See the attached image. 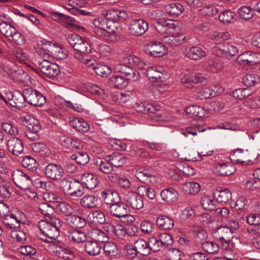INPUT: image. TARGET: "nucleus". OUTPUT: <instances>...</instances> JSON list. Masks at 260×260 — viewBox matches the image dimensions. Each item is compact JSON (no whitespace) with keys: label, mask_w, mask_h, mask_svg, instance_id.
<instances>
[{"label":"nucleus","mask_w":260,"mask_h":260,"mask_svg":"<svg viewBox=\"0 0 260 260\" xmlns=\"http://www.w3.org/2000/svg\"><path fill=\"white\" fill-rule=\"evenodd\" d=\"M62 224L63 221L56 217L40 221L38 226L42 236L40 237V239L46 242H53L59 237Z\"/></svg>","instance_id":"nucleus-1"},{"label":"nucleus","mask_w":260,"mask_h":260,"mask_svg":"<svg viewBox=\"0 0 260 260\" xmlns=\"http://www.w3.org/2000/svg\"><path fill=\"white\" fill-rule=\"evenodd\" d=\"M60 50L61 49L59 48V54H60ZM37 52L44 58V60L39 63V68L41 72L49 78L57 76L60 72L58 65L56 63H51L48 60L47 58L51 57L61 59L64 57L66 55L62 53L61 54H56V53L53 51L47 50L42 48L38 49Z\"/></svg>","instance_id":"nucleus-2"},{"label":"nucleus","mask_w":260,"mask_h":260,"mask_svg":"<svg viewBox=\"0 0 260 260\" xmlns=\"http://www.w3.org/2000/svg\"><path fill=\"white\" fill-rule=\"evenodd\" d=\"M0 32L9 41L17 45H23L26 42L25 37L14 26L6 21L0 23Z\"/></svg>","instance_id":"nucleus-3"},{"label":"nucleus","mask_w":260,"mask_h":260,"mask_svg":"<svg viewBox=\"0 0 260 260\" xmlns=\"http://www.w3.org/2000/svg\"><path fill=\"white\" fill-rule=\"evenodd\" d=\"M59 186L64 193L70 197H81L84 193L83 185L76 180H70L63 178L60 180Z\"/></svg>","instance_id":"nucleus-4"},{"label":"nucleus","mask_w":260,"mask_h":260,"mask_svg":"<svg viewBox=\"0 0 260 260\" xmlns=\"http://www.w3.org/2000/svg\"><path fill=\"white\" fill-rule=\"evenodd\" d=\"M8 207L0 203V215L3 216L2 222L5 228L9 230L19 229L21 222L20 217L13 213H8Z\"/></svg>","instance_id":"nucleus-5"},{"label":"nucleus","mask_w":260,"mask_h":260,"mask_svg":"<svg viewBox=\"0 0 260 260\" xmlns=\"http://www.w3.org/2000/svg\"><path fill=\"white\" fill-rule=\"evenodd\" d=\"M92 23L97 28L95 30L98 35L103 37H109L112 33L115 31L117 26L109 22L107 17L97 18L93 19Z\"/></svg>","instance_id":"nucleus-6"},{"label":"nucleus","mask_w":260,"mask_h":260,"mask_svg":"<svg viewBox=\"0 0 260 260\" xmlns=\"http://www.w3.org/2000/svg\"><path fill=\"white\" fill-rule=\"evenodd\" d=\"M68 42L76 51L82 54H88L91 51V47L88 42L77 35L69 36Z\"/></svg>","instance_id":"nucleus-7"},{"label":"nucleus","mask_w":260,"mask_h":260,"mask_svg":"<svg viewBox=\"0 0 260 260\" xmlns=\"http://www.w3.org/2000/svg\"><path fill=\"white\" fill-rule=\"evenodd\" d=\"M24 94L26 102L30 105L36 107H41L46 103V99L42 94L32 88L24 89Z\"/></svg>","instance_id":"nucleus-8"},{"label":"nucleus","mask_w":260,"mask_h":260,"mask_svg":"<svg viewBox=\"0 0 260 260\" xmlns=\"http://www.w3.org/2000/svg\"><path fill=\"white\" fill-rule=\"evenodd\" d=\"M146 53L150 56L160 57L165 55L167 52V48L159 42H149L145 46Z\"/></svg>","instance_id":"nucleus-9"},{"label":"nucleus","mask_w":260,"mask_h":260,"mask_svg":"<svg viewBox=\"0 0 260 260\" xmlns=\"http://www.w3.org/2000/svg\"><path fill=\"white\" fill-rule=\"evenodd\" d=\"M12 179L15 184L19 188L26 189L31 183L30 177L24 172L16 170L12 174Z\"/></svg>","instance_id":"nucleus-10"},{"label":"nucleus","mask_w":260,"mask_h":260,"mask_svg":"<svg viewBox=\"0 0 260 260\" xmlns=\"http://www.w3.org/2000/svg\"><path fill=\"white\" fill-rule=\"evenodd\" d=\"M148 23L142 19H135L131 21L128 27L131 34L134 36H140L148 29Z\"/></svg>","instance_id":"nucleus-11"},{"label":"nucleus","mask_w":260,"mask_h":260,"mask_svg":"<svg viewBox=\"0 0 260 260\" xmlns=\"http://www.w3.org/2000/svg\"><path fill=\"white\" fill-rule=\"evenodd\" d=\"M9 104L11 106L17 109H21L25 107L26 102L24 90L21 93L18 90L10 92L7 94Z\"/></svg>","instance_id":"nucleus-12"},{"label":"nucleus","mask_w":260,"mask_h":260,"mask_svg":"<svg viewBox=\"0 0 260 260\" xmlns=\"http://www.w3.org/2000/svg\"><path fill=\"white\" fill-rule=\"evenodd\" d=\"M233 234L230 229L225 226L218 228L213 233L214 237L222 242L223 246L225 248L229 247L230 241L234 237Z\"/></svg>","instance_id":"nucleus-13"},{"label":"nucleus","mask_w":260,"mask_h":260,"mask_svg":"<svg viewBox=\"0 0 260 260\" xmlns=\"http://www.w3.org/2000/svg\"><path fill=\"white\" fill-rule=\"evenodd\" d=\"M44 173L47 178L53 180H57L63 176L64 170L61 166L51 163L45 167Z\"/></svg>","instance_id":"nucleus-14"},{"label":"nucleus","mask_w":260,"mask_h":260,"mask_svg":"<svg viewBox=\"0 0 260 260\" xmlns=\"http://www.w3.org/2000/svg\"><path fill=\"white\" fill-rule=\"evenodd\" d=\"M186 40V36L180 32H175L164 36L162 41L170 46H177L182 44Z\"/></svg>","instance_id":"nucleus-15"},{"label":"nucleus","mask_w":260,"mask_h":260,"mask_svg":"<svg viewBox=\"0 0 260 260\" xmlns=\"http://www.w3.org/2000/svg\"><path fill=\"white\" fill-rule=\"evenodd\" d=\"M177 27V22L171 20H161L154 24L155 29L158 33L161 35H168L171 33L170 30H174Z\"/></svg>","instance_id":"nucleus-16"},{"label":"nucleus","mask_w":260,"mask_h":260,"mask_svg":"<svg viewBox=\"0 0 260 260\" xmlns=\"http://www.w3.org/2000/svg\"><path fill=\"white\" fill-rule=\"evenodd\" d=\"M183 54L186 57L194 60H200L206 56L205 51L198 46H187L182 51Z\"/></svg>","instance_id":"nucleus-17"},{"label":"nucleus","mask_w":260,"mask_h":260,"mask_svg":"<svg viewBox=\"0 0 260 260\" xmlns=\"http://www.w3.org/2000/svg\"><path fill=\"white\" fill-rule=\"evenodd\" d=\"M7 147L9 152L15 156L21 154L24 149L22 141L17 137H12L8 140Z\"/></svg>","instance_id":"nucleus-18"},{"label":"nucleus","mask_w":260,"mask_h":260,"mask_svg":"<svg viewBox=\"0 0 260 260\" xmlns=\"http://www.w3.org/2000/svg\"><path fill=\"white\" fill-rule=\"evenodd\" d=\"M125 200L133 208L135 209H140L144 206L142 196L133 191L127 192L125 196Z\"/></svg>","instance_id":"nucleus-19"},{"label":"nucleus","mask_w":260,"mask_h":260,"mask_svg":"<svg viewBox=\"0 0 260 260\" xmlns=\"http://www.w3.org/2000/svg\"><path fill=\"white\" fill-rule=\"evenodd\" d=\"M128 208L127 205L121 201L117 202V203L113 204L111 206L108 207L109 212L111 215L119 218L126 214Z\"/></svg>","instance_id":"nucleus-20"},{"label":"nucleus","mask_w":260,"mask_h":260,"mask_svg":"<svg viewBox=\"0 0 260 260\" xmlns=\"http://www.w3.org/2000/svg\"><path fill=\"white\" fill-rule=\"evenodd\" d=\"M94 164L96 169L105 174H109L113 171V167L109 158L102 159L98 157L94 159Z\"/></svg>","instance_id":"nucleus-21"},{"label":"nucleus","mask_w":260,"mask_h":260,"mask_svg":"<svg viewBox=\"0 0 260 260\" xmlns=\"http://www.w3.org/2000/svg\"><path fill=\"white\" fill-rule=\"evenodd\" d=\"M213 171L217 175L229 176L235 172V169L230 164L221 163L214 166Z\"/></svg>","instance_id":"nucleus-22"},{"label":"nucleus","mask_w":260,"mask_h":260,"mask_svg":"<svg viewBox=\"0 0 260 260\" xmlns=\"http://www.w3.org/2000/svg\"><path fill=\"white\" fill-rule=\"evenodd\" d=\"M70 125L76 131L85 133L90 129L89 124L81 118H75L70 121Z\"/></svg>","instance_id":"nucleus-23"},{"label":"nucleus","mask_w":260,"mask_h":260,"mask_svg":"<svg viewBox=\"0 0 260 260\" xmlns=\"http://www.w3.org/2000/svg\"><path fill=\"white\" fill-rule=\"evenodd\" d=\"M237 60L239 63L243 64H254L258 62L256 54L252 51H246L241 54Z\"/></svg>","instance_id":"nucleus-24"},{"label":"nucleus","mask_w":260,"mask_h":260,"mask_svg":"<svg viewBox=\"0 0 260 260\" xmlns=\"http://www.w3.org/2000/svg\"><path fill=\"white\" fill-rule=\"evenodd\" d=\"M164 10L169 16H178L182 13L184 8L181 4L174 3L165 5Z\"/></svg>","instance_id":"nucleus-25"},{"label":"nucleus","mask_w":260,"mask_h":260,"mask_svg":"<svg viewBox=\"0 0 260 260\" xmlns=\"http://www.w3.org/2000/svg\"><path fill=\"white\" fill-rule=\"evenodd\" d=\"M65 220L68 225L73 228H82L86 224V222L84 218L74 214L66 217Z\"/></svg>","instance_id":"nucleus-26"},{"label":"nucleus","mask_w":260,"mask_h":260,"mask_svg":"<svg viewBox=\"0 0 260 260\" xmlns=\"http://www.w3.org/2000/svg\"><path fill=\"white\" fill-rule=\"evenodd\" d=\"M207 79L202 74L199 73L192 76L185 75L181 78V82L184 84L191 83L206 84Z\"/></svg>","instance_id":"nucleus-27"},{"label":"nucleus","mask_w":260,"mask_h":260,"mask_svg":"<svg viewBox=\"0 0 260 260\" xmlns=\"http://www.w3.org/2000/svg\"><path fill=\"white\" fill-rule=\"evenodd\" d=\"M80 204L84 208L91 209L98 205V198L91 194H86L80 200Z\"/></svg>","instance_id":"nucleus-28"},{"label":"nucleus","mask_w":260,"mask_h":260,"mask_svg":"<svg viewBox=\"0 0 260 260\" xmlns=\"http://www.w3.org/2000/svg\"><path fill=\"white\" fill-rule=\"evenodd\" d=\"M82 184L86 188L91 190L94 189L98 184L96 177L93 174L86 173L82 175L81 177Z\"/></svg>","instance_id":"nucleus-29"},{"label":"nucleus","mask_w":260,"mask_h":260,"mask_svg":"<svg viewBox=\"0 0 260 260\" xmlns=\"http://www.w3.org/2000/svg\"><path fill=\"white\" fill-rule=\"evenodd\" d=\"M136 111L143 113H153L159 109V106L147 102H137L135 104Z\"/></svg>","instance_id":"nucleus-30"},{"label":"nucleus","mask_w":260,"mask_h":260,"mask_svg":"<svg viewBox=\"0 0 260 260\" xmlns=\"http://www.w3.org/2000/svg\"><path fill=\"white\" fill-rule=\"evenodd\" d=\"M134 244L135 250L140 255L145 256L150 253V245L145 240L140 238L135 241Z\"/></svg>","instance_id":"nucleus-31"},{"label":"nucleus","mask_w":260,"mask_h":260,"mask_svg":"<svg viewBox=\"0 0 260 260\" xmlns=\"http://www.w3.org/2000/svg\"><path fill=\"white\" fill-rule=\"evenodd\" d=\"M160 196L162 201L171 203L177 200L178 192L175 189L169 187L163 189L161 191Z\"/></svg>","instance_id":"nucleus-32"},{"label":"nucleus","mask_w":260,"mask_h":260,"mask_svg":"<svg viewBox=\"0 0 260 260\" xmlns=\"http://www.w3.org/2000/svg\"><path fill=\"white\" fill-rule=\"evenodd\" d=\"M69 240L75 243H82L86 241L87 236L86 234L81 231H68L66 234Z\"/></svg>","instance_id":"nucleus-33"},{"label":"nucleus","mask_w":260,"mask_h":260,"mask_svg":"<svg viewBox=\"0 0 260 260\" xmlns=\"http://www.w3.org/2000/svg\"><path fill=\"white\" fill-rule=\"evenodd\" d=\"M111 84L115 88L122 89L128 84L126 78L121 74H114L110 78Z\"/></svg>","instance_id":"nucleus-34"},{"label":"nucleus","mask_w":260,"mask_h":260,"mask_svg":"<svg viewBox=\"0 0 260 260\" xmlns=\"http://www.w3.org/2000/svg\"><path fill=\"white\" fill-rule=\"evenodd\" d=\"M123 62L131 64L133 67H135L140 70L145 69L146 63L139 57L135 55H128L123 58Z\"/></svg>","instance_id":"nucleus-35"},{"label":"nucleus","mask_w":260,"mask_h":260,"mask_svg":"<svg viewBox=\"0 0 260 260\" xmlns=\"http://www.w3.org/2000/svg\"><path fill=\"white\" fill-rule=\"evenodd\" d=\"M146 74L149 80L152 82H162L165 79L163 73L155 67L149 68L146 72Z\"/></svg>","instance_id":"nucleus-36"},{"label":"nucleus","mask_w":260,"mask_h":260,"mask_svg":"<svg viewBox=\"0 0 260 260\" xmlns=\"http://www.w3.org/2000/svg\"><path fill=\"white\" fill-rule=\"evenodd\" d=\"M156 223L161 230H168L172 229L174 225V220L167 216H159L157 218Z\"/></svg>","instance_id":"nucleus-37"},{"label":"nucleus","mask_w":260,"mask_h":260,"mask_svg":"<svg viewBox=\"0 0 260 260\" xmlns=\"http://www.w3.org/2000/svg\"><path fill=\"white\" fill-rule=\"evenodd\" d=\"M84 248L85 251L90 255H97L100 253L101 250V246L96 242L94 241H87Z\"/></svg>","instance_id":"nucleus-38"},{"label":"nucleus","mask_w":260,"mask_h":260,"mask_svg":"<svg viewBox=\"0 0 260 260\" xmlns=\"http://www.w3.org/2000/svg\"><path fill=\"white\" fill-rule=\"evenodd\" d=\"M89 234L93 241L96 242H105L108 239L107 234L99 229H92Z\"/></svg>","instance_id":"nucleus-39"},{"label":"nucleus","mask_w":260,"mask_h":260,"mask_svg":"<svg viewBox=\"0 0 260 260\" xmlns=\"http://www.w3.org/2000/svg\"><path fill=\"white\" fill-rule=\"evenodd\" d=\"M217 202L221 203H226L232 199V193L229 189L217 190L214 193Z\"/></svg>","instance_id":"nucleus-40"},{"label":"nucleus","mask_w":260,"mask_h":260,"mask_svg":"<svg viewBox=\"0 0 260 260\" xmlns=\"http://www.w3.org/2000/svg\"><path fill=\"white\" fill-rule=\"evenodd\" d=\"M106 158H109L113 167H121L127 161V159L122 154L119 153L107 156Z\"/></svg>","instance_id":"nucleus-41"},{"label":"nucleus","mask_w":260,"mask_h":260,"mask_svg":"<svg viewBox=\"0 0 260 260\" xmlns=\"http://www.w3.org/2000/svg\"><path fill=\"white\" fill-rule=\"evenodd\" d=\"M183 190L186 194L195 195L201 189L200 185L196 182H188L183 185Z\"/></svg>","instance_id":"nucleus-42"},{"label":"nucleus","mask_w":260,"mask_h":260,"mask_svg":"<svg viewBox=\"0 0 260 260\" xmlns=\"http://www.w3.org/2000/svg\"><path fill=\"white\" fill-rule=\"evenodd\" d=\"M39 210L40 212L46 217V218L56 217L54 215L55 213V209L49 203H40L39 205Z\"/></svg>","instance_id":"nucleus-43"},{"label":"nucleus","mask_w":260,"mask_h":260,"mask_svg":"<svg viewBox=\"0 0 260 260\" xmlns=\"http://www.w3.org/2000/svg\"><path fill=\"white\" fill-rule=\"evenodd\" d=\"M185 112L191 117H202L206 114V112L203 107L199 106H189L185 109Z\"/></svg>","instance_id":"nucleus-44"},{"label":"nucleus","mask_w":260,"mask_h":260,"mask_svg":"<svg viewBox=\"0 0 260 260\" xmlns=\"http://www.w3.org/2000/svg\"><path fill=\"white\" fill-rule=\"evenodd\" d=\"M207 68L209 71L215 73L223 68V63L218 58H211L207 61Z\"/></svg>","instance_id":"nucleus-45"},{"label":"nucleus","mask_w":260,"mask_h":260,"mask_svg":"<svg viewBox=\"0 0 260 260\" xmlns=\"http://www.w3.org/2000/svg\"><path fill=\"white\" fill-rule=\"evenodd\" d=\"M10 236L14 241L24 243L26 241V233L23 230L13 229L10 233Z\"/></svg>","instance_id":"nucleus-46"},{"label":"nucleus","mask_w":260,"mask_h":260,"mask_svg":"<svg viewBox=\"0 0 260 260\" xmlns=\"http://www.w3.org/2000/svg\"><path fill=\"white\" fill-rule=\"evenodd\" d=\"M238 13L240 18L246 21L252 19L254 15L252 6H242L238 9Z\"/></svg>","instance_id":"nucleus-47"},{"label":"nucleus","mask_w":260,"mask_h":260,"mask_svg":"<svg viewBox=\"0 0 260 260\" xmlns=\"http://www.w3.org/2000/svg\"><path fill=\"white\" fill-rule=\"evenodd\" d=\"M230 158L236 163L243 164L245 162L244 159L247 158L245 154H244V150L242 149L238 148L230 155Z\"/></svg>","instance_id":"nucleus-48"},{"label":"nucleus","mask_w":260,"mask_h":260,"mask_svg":"<svg viewBox=\"0 0 260 260\" xmlns=\"http://www.w3.org/2000/svg\"><path fill=\"white\" fill-rule=\"evenodd\" d=\"M88 217L95 224H103L106 221L104 213L98 210L90 212Z\"/></svg>","instance_id":"nucleus-49"},{"label":"nucleus","mask_w":260,"mask_h":260,"mask_svg":"<svg viewBox=\"0 0 260 260\" xmlns=\"http://www.w3.org/2000/svg\"><path fill=\"white\" fill-rule=\"evenodd\" d=\"M235 17V13L230 10L222 11L218 16L220 21L223 24L233 23L234 22Z\"/></svg>","instance_id":"nucleus-50"},{"label":"nucleus","mask_w":260,"mask_h":260,"mask_svg":"<svg viewBox=\"0 0 260 260\" xmlns=\"http://www.w3.org/2000/svg\"><path fill=\"white\" fill-rule=\"evenodd\" d=\"M71 158L79 165L84 166L89 161L88 154L85 152H80L71 155Z\"/></svg>","instance_id":"nucleus-51"},{"label":"nucleus","mask_w":260,"mask_h":260,"mask_svg":"<svg viewBox=\"0 0 260 260\" xmlns=\"http://www.w3.org/2000/svg\"><path fill=\"white\" fill-rule=\"evenodd\" d=\"M103 249L106 255L111 257L115 256L118 253V249L116 244L112 242L105 243Z\"/></svg>","instance_id":"nucleus-52"},{"label":"nucleus","mask_w":260,"mask_h":260,"mask_svg":"<svg viewBox=\"0 0 260 260\" xmlns=\"http://www.w3.org/2000/svg\"><path fill=\"white\" fill-rule=\"evenodd\" d=\"M217 95V91L215 89L210 88H205L197 93V96L199 99L205 100L214 97Z\"/></svg>","instance_id":"nucleus-53"},{"label":"nucleus","mask_w":260,"mask_h":260,"mask_svg":"<svg viewBox=\"0 0 260 260\" xmlns=\"http://www.w3.org/2000/svg\"><path fill=\"white\" fill-rule=\"evenodd\" d=\"M260 81L258 75L255 74H248L245 75L242 79V83L247 86H252Z\"/></svg>","instance_id":"nucleus-54"},{"label":"nucleus","mask_w":260,"mask_h":260,"mask_svg":"<svg viewBox=\"0 0 260 260\" xmlns=\"http://www.w3.org/2000/svg\"><path fill=\"white\" fill-rule=\"evenodd\" d=\"M139 194L142 196H146L150 200H153L156 197L154 189L148 186H141L138 188Z\"/></svg>","instance_id":"nucleus-55"},{"label":"nucleus","mask_w":260,"mask_h":260,"mask_svg":"<svg viewBox=\"0 0 260 260\" xmlns=\"http://www.w3.org/2000/svg\"><path fill=\"white\" fill-rule=\"evenodd\" d=\"M215 203V201L212 197L206 195L201 199V205L203 208L207 210H213Z\"/></svg>","instance_id":"nucleus-56"},{"label":"nucleus","mask_w":260,"mask_h":260,"mask_svg":"<svg viewBox=\"0 0 260 260\" xmlns=\"http://www.w3.org/2000/svg\"><path fill=\"white\" fill-rule=\"evenodd\" d=\"M22 164L24 167L31 171L36 170L38 166L37 161L29 156H27L22 159Z\"/></svg>","instance_id":"nucleus-57"},{"label":"nucleus","mask_w":260,"mask_h":260,"mask_svg":"<svg viewBox=\"0 0 260 260\" xmlns=\"http://www.w3.org/2000/svg\"><path fill=\"white\" fill-rule=\"evenodd\" d=\"M202 247L205 251L210 254L216 253L219 250L218 245L211 241H206L202 243Z\"/></svg>","instance_id":"nucleus-58"},{"label":"nucleus","mask_w":260,"mask_h":260,"mask_svg":"<svg viewBox=\"0 0 260 260\" xmlns=\"http://www.w3.org/2000/svg\"><path fill=\"white\" fill-rule=\"evenodd\" d=\"M4 131L11 135H16L18 133V126L10 122H4L2 123Z\"/></svg>","instance_id":"nucleus-59"},{"label":"nucleus","mask_w":260,"mask_h":260,"mask_svg":"<svg viewBox=\"0 0 260 260\" xmlns=\"http://www.w3.org/2000/svg\"><path fill=\"white\" fill-rule=\"evenodd\" d=\"M17 251L21 254L27 256L34 255L37 251L35 247L29 245L21 246L17 248Z\"/></svg>","instance_id":"nucleus-60"},{"label":"nucleus","mask_w":260,"mask_h":260,"mask_svg":"<svg viewBox=\"0 0 260 260\" xmlns=\"http://www.w3.org/2000/svg\"><path fill=\"white\" fill-rule=\"evenodd\" d=\"M96 75L102 77H107L111 74V70L110 68L105 65L98 64L96 67H95L94 71Z\"/></svg>","instance_id":"nucleus-61"},{"label":"nucleus","mask_w":260,"mask_h":260,"mask_svg":"<svg viewBox=\"0 0 260 260\" xmlns=\"http://www.w3.org/2000/svg\"><path fill=\"white\" fill-rule=\"evenodd\" d=\"M169 260H180L184 256L183 252L177 248H171L167 253Z\"/></svg>","instance_id":"nucleus-62"},{"label":"nucleus","mask_w":260,"mask_h":260,"mask_svg":"<svg viewBox=\"0 0 260 260\" xmlns=\"http://www.w3.org/2000/svg\"><path fill=\"white\" fill-rule=\"evenodd\" d=\"M233 96L239 99H243L249 96L251 92L248 88H238L234 91L232 93Z\"/></svg>","instance_id":"nucleus-63"},{"label":"nucleus","mask_w":260,"mask_h":260,"mask_svg":"<svg viewBox=\"0 0 260 260\" xmlns=\"http://www.w3.org/2000/svg\"><path fill=\"white\" fill-rule=\"evenodd\" d=\"M159 239L161 241L162 246H164L165 247L171 246L173 243L172 237L169 234H161L159 236Z\"/></svg>","instance_id":"nucleus-64"}]
</instances>
